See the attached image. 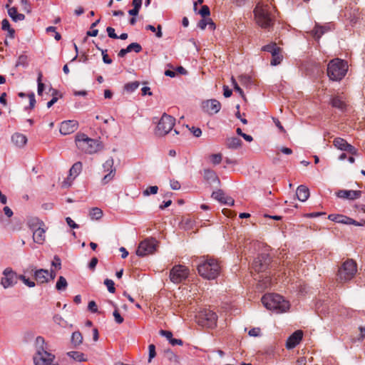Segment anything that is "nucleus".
<instances>
[{
    "mask_svg": "<svg viewBox=\"0 0 365 365\" xmlns=\"http://www.w3.org/2000/svg\"><path fill=\"white\" fill-rule=\"evenodd\" d=\"M217 314L210 310L203 309L200 311L197 316V324L202 327L207 328H214L217 324Z\"/></svg>",
    "mask_w": 365,
    "mask_h": 365,
    "instance_id": "nucleus-7",
    "label": "nucleus"
},
{
    "mask_svg": "<svg viewBox=\"0 0 365 365\" xmlns=\"http://www.w3.org/2000/svg\"><path fill=\"white\" fill-rule=\"evenodd\" d=\"M78 128V123L76 120H65L61 123L60 133L62 135H69L74 133Z\"/></svg>",
    "mask_w": 365,
    "mask_h": 365,
    "instance_id": "nucleus-15",
    "label": "nucleus"
},
{
    "mask_svg": "<svg viewBox=\"0 0 365 365\" xmlns=\"http://www.w3.org/2000/svg\"><path fill=\"white\" fill-rule=\"evenodd\" d=\"M97 48L101 51V54H102V56H103V61L106 63V64H110L112 63V59L108 56V55L107 54V50H104V49H102L100 47L98 46H96Z\"/></svg>",
    "mask_w": 365,
    "mask_h": 365,
    "instance_id": "nucleus-46",
    "label": "nucleus"
},
{
    "mask_svg": "<svg viewBox=\"0 0 365 365\" xmlns=\"http://www.w3.org/2000/svg\"><path fill=\"white\" fill-rule=\"evenodd\" d=\"M331 104L334 108H338L340 110H344L346 107L345 103L339 96L334 97L331 101Z\"/></svg>",
    "mask_w": 365,
    "mask_h": 365,
    "instance_id": "nucleus-30",
    "label": "nucleus"
},
{
    "mask_svg": "<svg viewBox=\"0 0 365 365\" xmlns=\"http://www.w3.org/2000/svg\"><path fill=\"white\" fill-rule=\"evenodd\" d=\"M190 274V269L182 264L173 267L170 271L169 277L174 284H180L185 281Z\"/></svg>",
    "mask_w": 365,
    "mask_h": 365,
    "instance_id": "nucleus-8",
    "label": "nucleus"
},
{
    "mask_svg": "<svg viewBox=\"0 0 365 365\" xmlns=\"http://www.w3.org/2000/svg\"><path fill=\"white\" fill-rule=\"evenodd\" d=\"M21 4L22 6V9L24 11H26L27 13H30L31 11V5L27 0H21Z\"/></svg>",
    "mask_w": 365,
    "mask_h": 365,
    "instance_id": "nucleus-55",
    "label": "nucleus"
},
{
    "mask_svg": "<svg viewBox=\"0 0 365 365\" xmlns=\"http://www.w3.org/2000/svg\"><path fill=\"white\" fill-rule=\"evenodd\" d=\"M36 352L47 351L48 345L43 336H38L35 340Z\"/></svg>",
    "mask_w": 365,
    "mask_h": 365,
    "instance_id": "nucleus-26",
    "label": "nucleus"
},
{
    "mask_svg": "<svg viewBox=\"0 0 365 365\" xmlns=\"http://www.w3.org/2000/svg\"><path fill=\"white\" fill-rule=\"evenodd\" d=\"M19 279L21 280L29 287H35L34 282L29 280V279H27L24 275H19Z\"/></svg>",
    "mask_w": 365,
    "mask_h": 365,
    "instance_id": "nucleus-50",
    "label": "nucleus"
},
{
    "mask_svg": "<svg viewBox=\"0 0 365 365\" xmlns=\"http://www.w3.org/2000/svg\"><path fill=\"white\" fill-rule=\"evenodd\" d=\"M262 302L267 309L275 311L277 313L285 312L289 308V302L277 294H264L262 297Z\"/></svg>",
    "mask_w": 365,
    "mask_h": 365,
    "instance_id": "nucleus-3",
    "label": "nucleus"
},
{
    "mask_svg": "<svg viewBox=\"0 0 365 365\" xmlns=\"http://www.w3.org/2000/svg\"><path fill=\"white\" fill-rule=\"evenodd\" d=\"M145 29L151 31L152 32H156L155 35L158 38H161L163 36L162 26L160 24L158 26L157 29H155L153 25H147Z\"/></svg>",
    "mask_w": 365,
    "mask_h": 365,
    "instance_id": "nucleus-42",
    "label": "nucleus"
},
{
    "mask_svg": "<svg viewBox=\"0 0 365 365\" xmlns=\"http://www.w3.org/2000/svg\"><path fill=\"white\" fill-rule=\"evenodd\" d=\"M139 85L140 83L138 81L128 83L125 85L124 89L128 93H132L138 88Z\"/></svg>",
    "mask_w": 365,
    "mask_h": 365,
    "instance_id": "nucleus-41",
    "label": "nucleus"
},
{
    "mask_svg": "<svg viewBox=\"0 0 365 365\" xmlns=\"http://www.w3.org/2000/svg\"><path fill=\"white\" fill-rule=\"evenodd\" d=\"M222 156L220 153L212 154L210 156L211 163L215 165H219L222 161Z\"/></svg>",
    "mask_w": 365,
    "mask_h": 365,
    "instance_id": "nucleus-45",
    "label": "nucleus"
},
{
    "mask_svg": "<svg viewBox=\"0 0 365 365\" xmlns=\"http://www.w3.org/2000/svg\"><path fill=\"white\" fill-rule=\"evenodd\" d=\"M6 8H8V14L12 19V20L15 22L23 21L25 19V16L23 14H19L17 12V9L16 7L9 8V4H6Z\"/></svg>",
    "mask_w": 365,
    "mask_h": 365,
    "instance_id": "nucleus-24",
    "label": "nucleus"
},
{
    "mask_svg": "<svg viewBox=\"0 0 365 365\" xmlns=\"http://www.w3.org/2000/svg\"><path fill=\"white\" fill-rule=\"evenodd\" d=\"M28 97L29 98V108L33 109L35 106L36 99L34 93H31L28 94Z\"/></svg>",
    "mask_w": 365,
    "mask_h": 365,
    "instance_id": "nucleus-59",
    "label": "nucleus"
},
{
    "mask_svg": "<svg viewBox=\"0 0 365 365\" xmlns=\"http://www.w3.org/2000/svg\"><path fill=\"white\" fill-rule=\"evenodd\" d=\"M159 333L161 336H165L169 341L173 337V333L170 331L160 330Z\"/></svg>",
    "mask_w": 365,
    "mask_h": 365,
    "instance_id": "nucleus-60",
    "label": "nucleus"
},
{
    "mask_svg": "<svg viewBox=\"0 0 365 365\" xmlns=\"http://www.w3.org/2000/svg\"><path fill=\"white\" fill-rule=\"evenodd\" d=\"M207 25H209L210 29L211 30H214L215 29V24L210 18H203L197 24V26L202 30H204L206 28Z\"/></svg>",
    "mask_w": 365,
    "mask_h": 365,
    "instance_id": "nucleus-28",
    "label": "nucleus"
},
{
    "mask_svg": "<svg viewBox=\"0 0 365 365\" xmlns=\"http://www.w3.org/2000/svg\"><path fill=\"white\" fill-rule=\"evenodd\" d=\"M43 222L39 221L38 219L32 220L29 222L30 229L33 231V240L34 242L42 245L45 241V230L41 227Z\"/></svg>",
    "mask_w": 365,
    "mask_h": 365,
    "instance_id": "nucleus-10",
    "label": "nucleus"
},
{
    "mask_svg": "<svg viewBox=\"0 0 365 365\" xmlns=\"http://www.w3.org/2000/svg\"><path fill=\"white\" fill-rule=\"evenodd\" d=\"M231 81H232V84L234 87V89L238 92L242 97L244 96V92L242 90V88L238 86L236 80L235 79L234 77H232L231 78Z\"/></svg>",
    "mask_w": 365,
    "mask_h": 365,
    "instance_id": "nucleus-53",
    "label": "nucleus"
},
{
    "mask_svg": "<svg viewBox=\"0 0 365 365\" xmlns=\"http://www.w3.org/2000/svg\"><path fill=\"white\" fill-rule=\"evenodd\" d=\"M212 197L221 203H223L225 200L227 199V196L225 195V193L221 190L213 192L212 193Z\"/></svg>",
    "mask_w": 365,
    "mask_h": 365,
    "instance_id": "nucleus-40",
    "label": "nucleus"
},
{
    "mask_svg": "<svg viewBox=\"0 0 365 365\" xmlns=\"http://www.w3.org/2000/svg\"><path fill=\"white\" fill-rule=\"evenodd\" d=\"M262 50L270 53L272 55L276 51H281V48L277 46L275 43H271L265 45L262 48Z\"/></svg>",
    "mask_w": 365,
    "mask_h": 365,
    "instance_id": "nucleus-34",
    "label": "nucleus"
},
{
    "mask_svg": "<svg viewBox=\"0 0 365 365\" xmlns=\"http://www.w3.org/2000/svg\"><path fill=\"white\" fill-rule=\"evenodd\" d=\"M158 191V187L156 185L150 186L147 187L143 192V194L144 196H148L150 195H155Z\"/></svg>",
    "mask_w": 365,
    "mask_h": 365,
    "instance_id": "nucleus-44",
    "label": "nucleus"
},
{
    "mask_svg": "<svg viewBox=\"0 0 365 365\" xmlns=\"http://www.w3.org/2000/svg\"><path fill=\"white\" fill-rule=\"evenodd\" d=\"M128 53L134 51L135 53H140L142 51V46L138 43H131L126 47Z\"/></svg>",
    "mask_w": 365,
    "mask_h": 365,
    "instance_id": "nucleus-43",
    "label": "nucleus"
},
{
    "mask_svg": "<svg viewBox=\"0 0 365 365\" xmlns=\"http://www.w3.org/2000/svg\"><path fill=\"white\" fill-rule=\"evenodd\" d=\"M203 108L210 114H215L220 110L221 103L216 99H211L203 103Z\"/></svg>",
    "mask_w": 365,
    "mask_h": 365,
    "instance_id": "nucleus-18",
    "label": "nucleus"
},
{
    "mask_svg": "<svg viewBox=\"0 0 365 365\" xmlns=\"http://www.w3.org/2000/svg\"><path fill=\"white\" fill-rule=\"evenodd\" d=\"M334 145L341 150H344L346 149V146L348 143L343 138H336L334 140Z\"/></svg>",
    "mask_w": 365,
    "mask_h": 365,
    "instance_id": "nucleus-35",
    "label": "nucleus"
},
{
    "mask_svg": "<svg viewBox=\"0 0 365 365\" xmlns=\"http://www.w3.org/2000/svg\"><path fill=\"white\" fill-rule=\"evenodd\" d=\"M270 263V258L267 254H262L258 256L252 263L253 269L257 272H261L265 271Z\"/></svg>",
    "mask_w": 365,
    "mask_h": 365,
    "instance_id": "nucleus-14",
    "label": "nucleus"
},
{
    "mask_svg": "<svg viewBox=\"0 0 365 365\" xmlns=\"http://www.w3.org/2000/svg\"><path fill=\"white\" fill-rule=\"evenodd\" d=\"M329 30V26H319L316 24L314 28L311 31V35L314 38L315 40L318 41L323 34L328 32Z\"/></svg>",
    "mask_w": 365,
    "mask_h": 365,
    "instance_id": "nucleus-19",
    "label": "nucleus"
},
{
    "mask_svg": "<svg viewBox=\"0 0 365 365\" xmlns=\"http://www.w3.org/2000/svg\"><path fill=\"white\" fill-rule=\"evenodd\" d=\"M257 24L263 29L271 28L275 20L273 6L259 3L254 9Z\"/></svg>",
    "mask_w": 365,
    "mask_h": 365,
    "instance_id": "nucleus-1",
    "label": "nucleus"
},
{
    "mask_svg": "<svg viewBox=\"0 0 365 365\" xmlns=\"http://www.w3.org/2000/svg\"><path fill=\"white\" fill-rule=\"evenodd\" d=\"M106 31L108 33V36L110 38H113V39L118 38V36H117V34L115 32V29L113 27H110V26L107 27Z\"/></svg>",
    "mask_w": 365,
    "mask_h": 365,
    "instance_id": "nucleus-57",
    "label": "nucleus"
},
{
    "mask_svg": "<svg viewBox=\"0 0 365 365\" xmlns=\"http://www.w3.org/2000/svg\"><path fill=\"white\" fill-rule=\"evenodd\" d=\"M204 179L209 183L219 182V178L214 170L210 169H205L203 170Z\"/></svg>",
    "mask_w": 365,
    "mask_h": 365,
    "instance_id": "nucleus-25",
    "label": "nucleus"
},
{
    "mask_svg": "<svg viewBox=\"0 0 365 365\" xmlns=\"http://www.w3.org/2000/svg\"><path fill=\"white\" fill-rule=\"evenodd\" d=\"M115 172L111 170L107 175H106L102 179V183L106 185L115 176Z\"/></svg>",
    "mask_w": 365,
    "mask_h": 365,
    "instance_id": "nucleus-49",
    "label": "nucleus"
},
{
    "mask_svg": "<svg viewBox=\"0 0 365 365\" xmlns=\"http://www.w3.org/2000/svg\"><path fill=\"white\" fill-rule=\"evenodd\" d=\"M347 71V62L339 58L330 61L327 66V75L332 81H341Z\"/></svg>",
    "mask_w": 365,
    "mask_h": 365,
    "instance_id": "nucleus-5",
    "label": "nucleus"
},
{
    "mask_svg": "<svg viewBox=\"0 0 365 365\" xmlns=\"http://www.w3.org/2000/svg\"><path fill=\"white\" fill-rule=\"evenodd\" d=\"M149 350V359L148 361H150L152 359H153L155 356V346L154 344H150L148 346Z\"/></svg>",
    "mask_w": 365,
    "mask_h": 365,
    "instance_id": "nucleus-58",
    "label": "nucleus"
},
{
    "mask_svg": "<svg viewBox=\"0 0 365 365\" xmlns=\"http://www.w3.org/2000/svg\"><path fill=\"white\" fill-rule=\"evenodd\" d=\"M271 65L272 66H277L281 63L282 61V56L281 54V51H276L272 55Z\"/></svg>",
    "mask_w": 365,
    "mask_h": 365,
    "instance_id": "nucleus-38",
    "label": "nucleus"
},
{
    "mask_svg": "<svg viewBox=\"0 0 365 365\" xmlns=\"http://www.w3.org/2000/svg\"><path fill=\"white\" fill-rule=\"evenodd\" d=\"M242 140L237 137H232L227 139L226 145L229 148L236 149L241 146Z\"/></svg>",
    "mask_w": 365,
    "mask_h": 365,
    "instance_id": "nucleus-27",
    "label": "nucleus"
},
{
    "mask_svg": "<svg viewBox=\"0 0 365 365\" xmlns=\"http://www.w3.org/2000/svg\"><path fill=\"white\" fill-rule=\"evenodd\" d=\"M339 198L354 200L359 199L361 195V190H340L336 193Z\"/></svg>",
    "mask_w": 365,
    "mask_h": 365,
    "instance_id": "nucleus-17",
    "label": "nucleus"
},
{
    "mask_svg": "<svg viewBox=\"0 0 365 365\" xmlns=\"http://www.w3.org/2000/svg\"><path fill=\"white\" fill-rule=\"evenodd\" d=\"M357 272L356 263L351 259H348L339 267L336 281L345 283L352 279Z\"/></svg>",
    "mask_w": 365,
    "mask_h": 365,
    "instance_id": "nucleus-6",
    "label": "nucleus"
},
{
    "mask_svg": "<svg viewBox=\"0 0 365 365\" xmlns=\"http://www.w3.org/2000/svg\"><path fill=\"white\" fill-rule=\"evenodd\" d=\"M41 78H42V73H39L38 76V78H37V82H38L37 92L39 96L42 95V93L44 89V84L41 82Z\"/></svg>",
    "mask_w": 365,
    "mask_h": 365,
    "instance_id": "nucleus-48",
    "label": "nucleus"
},
{
    "mask_svg": "<svg viewBox=\"0 0 365 365\" xmlns=\"http://www.w3.org/2000/svg\"><path fill=\"white\" fill-rule=\"evenodd\" d=\"M220 270L221 267L219 262L212 258H203L197 265L199 274L209 280L216 279L220 274Z\"/></svg>",
    "mask_w": 365,
    "mask_h": 365,
    "instance_id": "nucleus-2",
    "label": "nucleus"
},
{
    "mask_svg": "<svg viewBox=\"0 0 365 365\" xmlns=\"http://www.w3.org/2000/svg\"><path fill=\"white\" fill-rule=\"evenodd\" d=\"M248 334L250 336H259L261 335V329L259 327L252 328L249 331Z\"/></svg>",
    "mask_w": 365,
    "mask_h": 365,
    "instance_id": "nucleus-54",
    "label": "nucleus"
},
{
    "mask_svg": "<svg viewBox=\"0 0 365 365\" xmlns=\"http://www.w3.org/2000/svg\"><path fill=\"white\" fill-rule=\"evenodd\" d=\"M104 172H110L113 170L115 172V168L114 167V160L112 158H108L103 165Z\"/></svg>",
    "mask_w": 365,
    "mask_h": 365,
    "instance_id": "nucleus-39",
    "label": "nucleus"
},
{
    "mask_svg": "<svg viewBox=\"0 0 365 365\" xmlns=\"http://www.w3.org/2000/svg\"><path fill=\"white\" fill-rule=\"evenodd\" d=\"M83 168V165L81 162L75 163L69 170V177L68 180L72 181L74 180L81 172Z\"/></svg>",
    "mask_w": 365,
    "mask_h": 365,
    "instance_id": "nucleus-23",
    "label": "nucleus"
},
{
    "mask_svg": "<svg viewBox=\"0 0 365 365\" xmlns=\"http://www.w3.org/2000/svg\"><path fill=\"white\" fill-rule=\"evenodd\" d=\"M18 279L17 274L11 267H7L3 271L1 284L4 289L11 287L17 283Z\"/></svg>",
    "mask_w": 365,
    "mask_h": 365,
    "instance_id": "nucleus-13",
    "label": "nucleus"
},
{
    "mask_svg": "<svg viewBox=\"0 0 365 365\" xmlns=\"http://www.w3.org/2000/svg\"><path fill=\"white\" fill-rule=\"evenodd\" d=\"M157 247V241L153 238H148L142 241L136 250L138 256L144 257L153 254Z\"/></svg>",
    "mask_w": 365,
    "mask_h": 365,
    "instance_id": "nucleus-11",
    "label": "nucleus"
},
{
    "mask_svg": "<svg viewBox=\"0 0 365 365\" xmlns=\"http://www.w3.org/2000/svg\"><path fill=\"white\" fill-rule=\"evenodd\" d=\"M113 314L115 321L117 324H120L123 322V318L121 317V315L120 314V313L117 309L114 310Z\"/></svg>",
    "mask_w": 365,
    "mask_h": 365,
    "instance_id": "nucleus-56",
    "label": "nucleus"
},
{
    "mask_svg": "<svg viewBox=\"0 0 365 365\" xmlns=\"http://www.w3.org/2000/svg\"><path fill=\"white\" fill-rule=\"evenodd\" d=\"M104 284L107 287L108 290L110 293H114L115 292V284L112 279H106L104 281Z\"/></svg>",
    "mask_w": 365,
    "mask_h": 365,
    "instance_id": "nucleus-47",
    "label": "nucleus"
},
{
    "mask_svg": "<svg viewBox=\"0 0 365 365\" xmlns=\"http://www.w3.org/2000/svg\"><path fill=\"white\" fill-rule=\"evenodd\" d=\"M175 123V119L170 115L164 113L160 119L155 133L159 136H163L168 134L173 128Z\"/></svg>",
    "mask_w": 365,
    "mask_h": 365,
    "instance_id": "nucleus-9",
    "label": "nucleus"
},
{
    "mask_svg": "<svg viewBox=\"0 0 365 365\" xmlns=\"http://www.w3.org/2000/svg\"><path fill=\"white\" fill-rule=\"evenodd\" d=\"M55 358V355L48 351H44L36 352L33 359L34 365H58V363L54 362Z\"/></svg>",
    "mask_w": 365,
    "mask_h": 365,
    "instance_id": "nucleus-12",
    "label": "nucleus"
},
{
    "mask_svg": "<svg viewBox=\"0 0 365 365\" xmlns=\"http://www.w3.org/2000/svg\"><path fill=\"white\" fill-rule=\"evenodd\" d=\"M223 95L225 98H229L232 96V91L230 90L227 86H223Z\"/></svg>",
    "mask_w": 365,
    "mask_h": 365,
    "instance_id": "nucleus-64",
    "label": "nucleus"
},
{
    "mask_svg": "<svg viewBox=\"0 0 365 365\" xmlns=\"http://www.w3.org/2000/svg\"><path fill=\"white\" fill-rule=\"evenodd\" d=\"M296 195L299 200L305 202L309 197V190L305 185H299L297 189Z\"/></svg>",
    "mask_w": 365,
    "mask_h": 365,
    "instance_id": "nucleus-22",
    "label": "nucleus"
},
{
    "mask_svg": "<svg viewBox=\"0 0 365 365\" xmlns=\"http://www.w3.org/2000/svg\"><path fill=\"white\" fill-rule=\"evenodd\" d=\"M303 337V332L301 330L294 331L287 340L286 347L288 349L294 348L299 344Z\"/></svg>",
    "mask_w": 365,
    "mask_h": 365,
    "instance_id": "nucleus-16",
    "label": "nucleus"
},
{
    "mask_svg": "<svg viewBox=\"0 0 365 365\" xmlns=\"http://www.w3.org/2000/svg\"><path fill=\"white\" fill-rule=\"evenodd\" d=\"M48 271L44 269H37L34 272V277L35 279L39 284L46 283L48 282Z\"/></svg>",
    "mask_w": 365,
    "mask_h": 365,
    "instance_id": "nucleus-20",
    "label": "nucleus"
},
{
    "mask_svg": "<svg viewBox=\"0 0 365 365\" xmlns=\"http://www.w3.org/2000/svg\"><path fill=\"white\" fill-rule=\"evenodd\" d=\"M89 216L92 220H98L103 216V211L98 207H93L89 212Z\"/></svg>",
    "mask_w": 365,
    "mask_h": 365,
    "instance_id": "nucleus-33",
    "label": "nucleus"
},
{
    "mask_svg": "<svg viewBox=\"0 0 365 365\" xmlns=\"http://www.w3.org/2000/svg\"><path fill=\"white\" fill-rule=\"evenodd\" d=\"M76 143L78 149L89 154L97 153L103 147L100 140L90 138L83 133L76 135Z\"/></svg>",
    "mask_w": 365,
    "mask_h": 365,
    "instance_id": "nucleus-4",
    "label": "nucleus"
},
{
    "mask_svg": "<svg viewBox=\"0 0 365 365\" xmlns=\"http://www.w3.org/2000/svg\"><path fill=\"white\" fill-rule=\"evenodd\" d=\"M164 357L173 361L176 359V355L170 349H166L164 351Z\"/></svg>",
    "mask_w": 365,
    "mask_h": 365,
    "instance_id": "nucleus-52",
    "label": "nucleus"
},
{
    "mask_svg": "<svg viewBox=\"0 0 365 365\" xmlns=\"http://www.w3.org/2000/svg\"><path fill=\"white\" fill-rule=\"evenodd\" d=\"M190 130L192 132V133L193 134V135L195 137L198 138L202 135V130L199 128L192 127Z\"/></svg>",
    "mask_w": 365,
    "mask_h": 365,
    "instance_id": "nucleus-63",
    "label": "nucleus"
},
{
    "mask_svg": "<svg viewBox=\"0 0 365 365\" xmlns=\"http://www.w3.org/2000/svg\"><path fill=\"white\" fill-rule=\"evenodd\" d=\"M68 283L66 278L63 276H60L56 284V289L58 291H63L66 289Z\"/></svg>",
    "mask_w": 365,
    "mask_h": 365,
    "instance_id": "nucleus-37",
    "label": "nucleus"
},
{
    "mask_svg": "<svg viewBox=\"0 0 365 365\" xmlns=\"http://www.w3.org/2000/svg\"><path fill=\"white\" fill-rule=\"evenodd\" d=\"M199 14L203 17H207L210 14V9L207 6L204 5L202 6L201 9L199 11Z\"/></svg>",
    "mask_w": 365,
    "mask_h": 365,
    "instance_id": "nucleus-51",
    "label": "nucleus"
},
{
    "mask_svg": "<svg viewBox=\"0 0 365 365\" xmlns=\"http://www.w3.org/2000/svg\"><path fill=\"white\" fill-rule=\"evenodd\" d=\"M83 341V336L81 332L74 331L71 336V342L72 344L76 346L80 345Z\"/></svg>",
    "mask_w": 365,
    "mask_h": 365,
    "instance_id": "nucleus-36",
    "label": "nucleus"
},
{
    "mask_svg": "<svg viewBox=\"0 0 365 365\" xmlns=\"http://www.w3.org/2000/svg\"><path fill=\"white\" fill-rule=\"evenodd\" d=\"M88 308L93 313H96L98 312L97 305L94 301H91L88 303Z\"/></svg>",
    "mask_w": 365,
    "mask_h": 365,
    "instance_id": "nucleus-61",
    "label": "nucleus"
},
{
    "mask_svg": "<svg viewBox=\"0 0 365 365\" xmlns=\"http://www.w3.org/2000/svg\"><path fill=\"white\" fill-rule=\"evenodd\" d=\"M328 219L331 221H334V222H336L338 223H342V224H345V222L346 220H349V217L342 215H337V214H330L328 216Z\"/></svg>",
    "mask_w": 365,
    "mask_h": 365,
    "instance_id": "nucleus-31",
    "label": "nucleus"
},
{
    "mask_svg": "<svg viewBox=\"0 0 365 365\" xmlns=\"http://www.w3.org/2000/svg\"><path fill=\"white\" fill-rule=\"evenodd\" d=\"M66 221L69 227L73 229L78 228V225L76 224L71 217H68L66 218Z\"/></svg>",
    "mask_w": 365,
    "mask_h": 365,
    "instance_id": "nucleus-62",
    "label": "nucleus"
},
{
    "mask_svg": "<svg viewBox=\"0 0 365 365\" xmlns=\"http://www.w3.org/2000/svg\"><path fill=\"white\" fill-rule=\"evenodd\" d=\"M11 140L16 146L22 148L26 144L27 138L24 134L16 133L11 136Z\"/></svg>",
    "mask_w": 365,
    "mask_h": 365,
    "instance_id": "nucleus-21",
    "label": "nucleus"
},
{
    "mask_svg": "<svg viewBox=\"0 0 365 365\" xmlns=\"http://www.w3.org/2000/svg\"><path fill=\"white\" fill-rule=\"evenodd\" d=\"M1 29L4 31H8V36L9 38H14L15 31H14V29L11 28L9 21L6 19H4L2 21V22H1Z\"/></svg>",
    "mask_w": 365,
    "mask_h": 365,
    "instance_id": "nucleus-29",
    "label": "nucleus"
},
{
    "mask_svg": "<svg viewBox=\"0 0 365 365\" xmlns=\"http://www.w3.org/2000/svg\"><path fill=\"white\" fill-rule=\"evenodd\" d=\"M68 356L76 361H86L87 359L85 357V355L80 351H69L68 352Z\"/></svg>",
    "mask_w": 365,
    "mask_h": 365,
    "instance_id": "nucleus-32",
    "label": "nucleus"
}]
</instances>
